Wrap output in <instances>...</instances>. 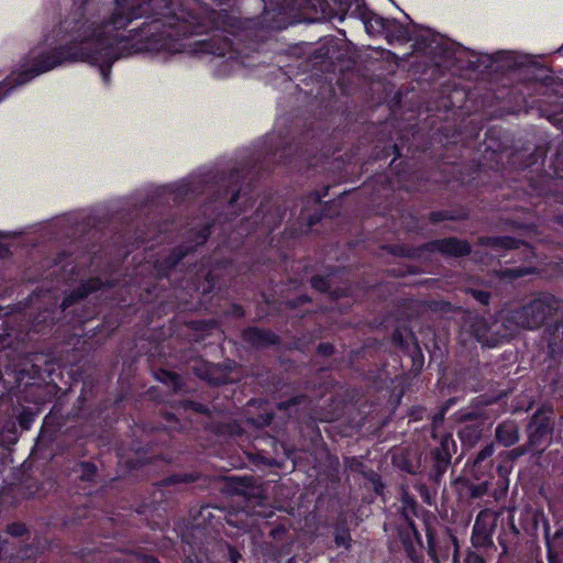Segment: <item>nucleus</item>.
Masks as SVG:
<instances>
[{"label": "nucleus", "mask_w": 563, "mask_h": 563, "mask_svg": "<svg viewBox=\"0 0 563 563\" xmlns=\"http://www.w3.org/2000/svg\"><path fill=\"white\" fill-rule=\"evenodd\" d=\"M195 52H206V53H212V54H216V55H219L221 56L223 53L221 51H213L209 47L208 44L206 43H202L200 44L199 48L195 49Z\"/></svg>", "instance_id": "obj_6"}, {"label": "nucleus", "mask_w": 563, "mask_h": 563, "mask_svg": "<svg viewBox=\"0 0 563 563\" xmlns=\"http://www.w3.org/2000/svg\"><path fill=\"white\" fill-rule=\"evenodd\" d=\"M466 563H484V561L479 555H477L475 553H471L467 556Z\"/></svg>", "instance_id": "obj_8"}, {"label": "nucleus", "mask_w": 563, "mask_h": 563, "mask_svg": "<svg viewBox=\"0 0 563 563\" xmlns=\"http://www.w3.org/2000/svg\"><path fill=\"white\" fill-rule=\"evenodd\" d=\"M550 562H551V563H554V562H553V559H552V556H550Z\"/></svg>", "instance_id": "obj_16"}, {"label": "nucleus", "mask_w": 563, "mask_h": 563, "mask_svg": "<svg viewBox=\"0 0 563 563\" xmlns=\"http://www.w3.org/2000/svg\"><path fill=\"white\" fill-rule=\"evenodd\" d=\"M318 283H319V279H317V278H314V279L312 280V284H313V286H314V287H319V286H318Z\"/></svg>", "instance_id": "obj_13"}, {"label": "nucleus", "mask_w": 563, "mask_h": 563, "mask_svg": "<svg viewBox=\"0 0 563 563\" xmlns=\"http://www.w3.org/2000/svg\"><path fill=\"white\" fill-rule=\"evenodd\" d=\"M493 453H494V446L492 444L487 445L477 454L475 462L479 463V462L484 461L485 459L489 457L490 455H493Z\"/></svg>", "instance_id": "obj_5"}, {"label": "nucleus", "mask_w": 563, "mask_h": 563, "mask_svg": "<svg viewBox=\"0 0 563 563\" xmlns=\"http://www.w3.org/2000/svg\"><path fill=\"white\" fill-rule=\"evenodd\" d=\"M528 310H529V309H523V311H521V312H520V314H521V313H528Z\"/></svg>", "instance_id": "obj_15"}, {"label": "nucleus", "mask_w": 563, "mask_h": 563, "mask_svg": "<svg viewBox=\"0 0 563 563\" xmlns=\"http://www.w3.org/2000/svg\"><path fill=\"white\" fill-rule=\"evenodd\" d=\"M363 23L366 32L369 35L379 34L385 29L384 19L372 12L363 16Z\"/></svg>", "instance_id": "obj_4"}, {"label": "nucleus", "mask_w": 563, "mask_h": 563, "mask_svg": "<svg viewBox=\"0 0 563 563\" xmlns=\"http://www.w3.org/2000/svg\"><path fill=\"white\" fill-rule=\"evenodd\" d=\"M95 289H97L96 283H93V285H91L89 288L85 289V291L82 294H80V296H84L85 294H87L91 290H95Z\"/></svg>", "instance_id": "obj_9"}, {"label": "nucleus", "mask_w": 563, "mask_h": 563, "mask_svg": "<svg viewBox=\"0 0 563 563\" xmlns=\"http://www.w3.org/2000/svg\"><path fill=\"white\" fill-rule=\"evenodd\" d=\"M438 246L441 252L455 256L464 255L470 252L468 244L456 239L442 240L438 243Z\"/></svg>", "instance_id": "obj_3"}, {"label": "nucleus", "mask_w": 563, "mask_h": 563, "mask_svg": "<svg viewBox=\"0 0 563 563\" xmlns=\"http://www.w3.org/2000/svg\"><path fill=\"white\" fill-rule=\"evenodd\" d=\"M522 327H525V328H532V327H533V324H532V323H530V322H527V323H522Z\"/></svg>", "instance_id": "obj_12"}, {"label": "nucleus", "mask_w": 563, "mask_h": 563, "mask_svg": "<svg viewBox=\"0 0 563 563\" xmlns=\"http://www.w3.org/2000/svg\"><path fill=\"white\" fill-rule=\"evenodd\" d=\"M180 31H181V33H183V34H186V33H187V31H188V27H187V26H181V27H180Z\"/></svg>", "instance_id": "obj_11"}, {"label": "nucleus", "mask_w": 563, "mask_h": 563, "mask_svg": "<svg viewBox=\"0 0 563 563\" xmlns=\"http://www.w3.org/2000/svg\"><path fill=\"white\" fill-rule=\"evenodd\" d=\"M172 4L173 0H115L113 12L102 19H65L31 52L32 65L24 66L16 84H25L65 62L99 65L107 82L109 68L117 58V45L125 40L135 41L130 47L134 52H185V45L165 29H174L180 22L190 26L192 22L184 9L174 12Z\"/></svg>", "instance_id": "obj_1"}, {"label": "nucleus", "mask_w": 563, "mask_h": 563, "mask_svg": "<svg viewBox=\"0 0 563 563\" xmlns=\"http://www.w3.org/2000/svg\"><path fill=\"white\" fill-rule=\"evenodd\" d=\"M336 542H338V543L343 542V538H336Z\"/></svg>", "instance_id": "obj_14"}, {"label": "nucleus", "mask_w": 563, "mask_h": 563, "mask_svg": "<svg viewBox=\"0 0 563 563\" xmlns=\"http://www.w3.org/2000/svg\"><path fill=\"white\" fill-rule=\"evenodd\" d=\"M496 439L504 446H510L518 440L517 428L511 422L500 424L496 430Z\"/></svg>", "instance_id": "obj_2"}, {"label": "nucleus", "mask_w": 563, "mask_h": 563, "mask_svg": "<svg viewBox=\"0 0 563 563\" xmlns=\"http://www.w3.org/2000/svg\"><path fill=\"white\" fill-rule=\"evenodd\" d=\"M474 297L482 303H487L488 302V299H489V296L488 294L486 292H483V291H475L474 292Z\"/></svg>", "instance_id": "obj_7"}, {"label": "nucleus", "mask_w": 563, "mask_h": 563, "mask_svg": "<svg viewBox=\"0 0 563 563\" xmlns=\"http://www.w3.org/2000/svg\"><path fill=\"white\" fill-rule=\"evenodd\" d=\"M240 558V555L235 552H231V560H232V563H238V559Z\"/></svg>", "instance_id": "obj_10"}]
</instances>
